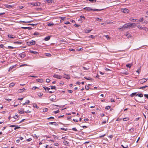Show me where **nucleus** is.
Instances as JSON below:
<instances>
[{
  "label": "nucleus",
  "mask_w": 148,
  "mask_h": 148,
  "mask_svg": "<svg viewBox=\"0 0 148 148\" xmlns=\"http://www.w3.org/2000/svg\"><path fill=\"white\" fill-rule=\"evenodd\" d=\"M85 10H87V11H100L101 10H103V9H94L91 8L89 7H86L84 8H83Z\"/></svg>",
  "instance_id": "obj_1"
},
{
  "label": "nucleus",
  "mask_w": 148,
  "mask_h": 148,
  "mask_svg": "<svg viewBox=\"0 0 148 148\" xmlns=\"http://www.w3.org/2000/svg\"><path fill=\"white\" fill-rule=\"evenodd\" d=\"M129 23L125 24L121 27H120L119 29H121V30H123L125 28H129Z\"/></svg>",
  "instance_id": "obj_2"
},
{
  "label": "nucleus",
  "mask_w": 148,
  "mask_h": 148,
  "mask_svg": "<svg viewBox=\"0 0 148 148\" xmlns=\"http://www.w3.org/2000/svg\"><path fill=\"white\" fill-rule=\"evenodd\" d=\"M28 4L33 5V6H39L40 5V3H29Z\"/></svg>",
  "instance_id": "obj_3"
},
{
  "label": "nucleus",
  "mask_w": 148,
  "mask_h": 148,
  "mask_svg": "<svg viewBox=\"0 0 148 148\" xmlns=\"http://www.w3.org/2000/svg\"><path fill=\"white\" fill-rule=\"evenodd\" d=\"M27 45L29 46L34 45L35 44V41L33 40H31L27 42Z\"/></svg>",
  "instance_id": "obj_4"
},
{
  "label": "nucleus",
  "mask_w": 148,
  "mask_h": 148,
  "mask_svg": "<svg viewBox=\"0 0 148 148\" xmlns=\"http://www.w3.org/2000/svg\"><path fill=\"white\" fill-rule=\"evenodd\" d=\"M129 28H133L136 26V24L134 23H129Z\"/></svg>",
  "instance_id": "obj_5"
},
{
  "label": "nucleus",
  "mask_w": 148,
  "mask_h": 148,
  "mask_svg": "<svg viewBox=\"0 0 148 148\" xmlns=\"http://www.w3.org/2000/svg\"><path fill=\"white\" fill-rule=\"evenodd\" d=\"M147 79L146 78L141 79L139 80L140 83L141 84H143L146 82L147 81Z\"/></svg>",
  "instance_id": "obj_6"
},
{
  "label": "nucleus",
  "mask_w": 148,
  "mask_h": 148,
  "mask_svg": "<svg viewBox=\"0 0 148 148\" xmlns=\"http://www.w3.org/2000/svg\"><path fill=\"white\" fill-rule=\"evenodd\" d=\"M53 77L58 79H61L62 77V76L56 74L54 75H53Z\"/></svg>",
  "instance_id": "obj_7"
},
{
  "label": "nucleus",
  "mask_w": 148,
  "mask_h": 148,
  "mask_svg": "<svg viewBox=\"0 0 148 148\" xmlns=\"http://www.w3.org/2000/svg\"><path fill=\"white\" fill-rule=\"evenodd\" d=\"M56 97L54 95H53L50 97V100L52 101H55L56 100Z\"/></svg>",
  "instance_id": "obj_8"
},
{
  "label": "nucleus",
  "mask_w": 148,
  "mask_h": 148,
  "mask_svg": "<svg viewBox=\"0 0 148 148\" xmlns=\"http://www.w3.org/2000/svg\"><path fill=\"white\" fill-rule=\"evenodd\" d=\"M121 11L122 12H123L124 13H127L128 12L129 10L125 8V9H122L121 10Z\"/></svg>",
  "instance_id": "obj_9"
},
{
  "label": "nucleus",
  "mask_w": 148,
  "mask_h": 148,
  "mask_svg": "<svg viewBox=\"0 0 148 148\" xmlns=\"http://www.w3.org/2000/svg\"><path fill=\"white\" fill-rule=\"evenodd\" d=\"M16 66V64L14 65L13 66H11L8 69V71H10L12 70L13 68H15Z\"/></svg>",
  "instance_id": "obj_10"
},
{
  "label": "nucleus",
  "mask_w": 148,
  "mask_h": 148,
  "mask_svg": "<svg viewBox=\"0 0 148 148\" xmlns=\"http://www.w3.org/2000/svg\"><path fill=\"white\" fill-rule=\"evenodd\" d=\"M25 90V88H23L21 89H20L18 91V93H21L24 92Z\"/></svg>",
  "instance_id": "obj_11"
},
{
  "label": "nucleus",
  "mask_w": 148,
  "mask_h": 148,
  "mask_svg": "<svg viewBox=\"0 0 148 148\" xmlns=\"http://www.w3.org/2000/svg\"><path fill=\"white\" fill-rule=\"evenodd\" d=\"M18 112H19L21 114H23L25 112L24 111V109L22 108L20 110L18 111Z\"/></svg>",
  "instance_id": "obj_12"
},
{
  "label": "nucleus",
  "mask_w": 148,
  "mask_h": 148,
  "mask_svg": "<svg viewBox=\"0 0 148 148\" xmlns=\"http://www.w3.org/2000/svg\"><path fill=\"white\" fill-rule=\"evenodd\" d=\"M19 55L22 58H24L25 56V55L23 53H22L19 54Z\"/></svg>",
  "instance_id": "obj_13"
},
{
  "label": "nucleus",
  "mask_w": 148,
  "mask_h": 148,
  "mask_svg": "<svg viewBox=\"0 0 148 148\" xmlns=\"http://www.w3.org/2000/svg\"><path fill=\"white\" fill-rule=\"evenodd\" d=\"M65 76L64 77L68 79H69L70 78V76L68 75H66L65 74H64Z\"/></svg>",
  "instance_id": "obj_14"
},
{
  "label": "nucleus",
  "mask_w": 148,
  "mask_h": 148,
  "mask_svg": "<svg viewBox=\"0 0 148 148\" xmlns=\"http://www.w3.org/2000/svg\"><path fill=\"white\" fill-rule=\"evenodd\" d=\"M21 28L23 29H27L29 30H30L32 29V28L30 27H21Z\"/></svg>",
  "instance_id": "obj_15"
},
{
  "label": "nucleus",
  "mask_w": 148,
  "mask_h": 148,
  "mask_svg": "<svg viewBox=\"0 0 148 148\" xmlns=\"http://www.w3.org/2000/svg\"><path fill=\"white\" fill-rule=\"evenodd\" d=\"M49 124L50 125H53L55 126L58 125V124L56 122H50L49 123Z\"/></svg>",
  "instance_id": "obj_16"
},
{
  "label": "nucleus",
  "mask_w": 148,
  "mask_h": 148,
  "mask_svg": "<svg viewBox=\"0 0 148 148\" xmlns=\"http://www.w3.org/2000/svg\"><path fill=\"white\" fill-rule=\"evenodd\" d=\"M50 36H47L46 37H45L44 40H45V41H48L50 39Z\"/></svg>",
  "instance_id": "obj_17"
},
{
  "label": "nucleus",
  "mask_w": 148,
  "mask_h": 148,
  "mask_svg": "<svg viewBox=\"0 0 148 148\" xmlns=\"http://www.w3.org/2000/svg\"><path fill=\"white\" fill-rule=\"evenodd\" d=\"M13 43L15 44L20 45L22 44V42L19 41H15Z\"/></svg>",
  "instance_id": "obj_18"
},
{
  "label": "nucleus",
  "mask_w": 148,
  "mask_h": 148,
  "mask_svg": "<svg viewBox=\"0 0 148 148\" xmlns=\"http://www.w3.org/2000/svg\"><path fill=\"white\" fill-rule=\"evenodd\" d=\"M108 117L106 116V121L105 120V121H103L102 122V124H104L106 123L107 121H108Z\"/></svg>",
  "instance_id": "obj_19"
},
{
  "label": "nucleus",
  "mask_w": 148,
  "mask_h": 148,
  "mask_svg": "<svg viewBox=\"0 0 148 148\" xmlns=\"http://www.w3.org/2000/svg\"><path fill=\"white\" fill-rule=\"evenodd\" d=\"M15 84L13 83H10L9 85V86L10 87H12L14 86Z\"/></svg>",
  "instance_id": "obj_20"
},
{
  "label": "nucleus",
  "mask_w": 148,
  "mask_h": 148,
  "mask_svg": "<svg viewBox=\"0 0 148 148\" xmlns=\"http://www.w3.org/2000/svg\"><path fill=\"white\" fill-rule=\"evenodd\" d=\"M13 6L12 5H5L6 7L7 8H12Z\"/></svg>",
  "instance_id": "obj_21"
},
{
  "label": "nucleus",
  "mask_w": 148,
  "mask_h": 148,
  "mask_svg": "<svg viewBox=\"0 0 148 148\" xmlns=\"http://www.w3.org/2000/svg\"><path fill=\"white\" fill-rule=\"evenodd\" d=\"M136 96H138V97H143V94L142 93H138L136 95Z\"/></svg>",
  "instance_id": "obj_22"
},
{
  "label": "nucleus",
  "mask_w": 148,
  "mask_h": 148,
  "mask_svg": "<svg viewBox=\"0 0 148 148\" xmlns=\"http://www.w3.org/2000/svg\"><path fill=\"white\" fill-rule=\"evenodd\" d=\"M142 29L145 31L146 32L148 31V29L147 27H143L142 28Z\"/></svg>",
  "instance_id": "obj_23"
},
{
  "label": "nucleus",
  "mask_w": 148,
  "mask_h": 148,
  "mask_svg": "<svg viewBox=\"0 0 148 148\" xmlns=\"http://www.w3.org/2000/svg\"><path fill=\"white\" fill-rule=\"evenodd\" d=\"M123 120L124 121H127L129 120V118L128 117H126L123 119Z\"/></svg>",
  "instance_id": "obj_24"
},
{
  "label": "nucleus",
  "mask_w": 148,
  "mask_h": 148,
  "mask_svg": "<svg viewBox=\"0 0 148 148\" xmlns=\"http://www.w3.org/2000/svg\"><path fill=\"white\" fill-rule=\"evenodd\" d=\"M137 26L138 29H142V28L143 27H142V26L140 25H137Z\"/></svg>",
  "instance_id": "obj_25"
},
{
  "label": "nucleus",
  "mask_w": 148,
  "mask_h": 148,
  "mask_svg": "<svg viewBox=\"0 0 148 148\" xmlns=\"http://www.w3.org/2000/svg\"><path fill=\"white\" fill-rule=\"evenodd\" d=\"M30 52L31 53H34V54H38V52H37L36 51H31H31H30Z\"/></svg>",
  "instance_id": "obj_26"
},
{
  "label": "nucleus",
  "mask_w": 148,
  "mask_h": 148,
  "mask_svg": "<svg viewBox=\"0 0 148 148\" xmlns=\"http://www.w3.org/2000/svg\"><path fill=\"white\" fill-rule=\"evenodd\" d=\"M63 143L64 144V145H67L69 144V143L68 142H67V141H65V140H64L63 141Z\"/></svg>",
  "instance_id": "obj_27"
},
{
  "label": "nucleus",
  "mask_w": 148,
  "mask_h": 148,
  "mask_svg": "<svg viewBox=\"0 0 148 148\" xmlns=\"http://www.w3.org/2000/svg\"><path fill=\"white\" fill-rule=\"evenodd\" d=\"M36 80L38 82L40 83H42L43 82V80L42 79H37Z\"/></svg>",
  "instance_id": "obj_28"
},
{
  "label": "nucleus",
  "mask_w": 148,
  "mask_h": 148,
  "mask_svg": "<svg viewBox=\"0 0 148 148\" xmlns=\"http://www.w3.org/2000/svg\"><path fill=\"white\" fill-rule=\"evenodd\" d=\"M92 30H89V29H86L85 30V33H90Z\"/></svg>",
  "instance_id": "obj_29"
},
{
  "label": "nucleus",
  "mask_w": 148,
  "mask_h": 148,
  "mask_svg": "<svg viewBox=\"0 0 148 148\" xmlns=\"http://www.w3.org/2000/svg\"><path fill=\"white\" fill-rule=\"evenodd\" d=\"M32 21H22V22H23V23H29L31 22H32Z\"/></svg>",
  "instance_id": "obj_30"
},
{
  "label": "nucleus",
  "mask_w": 148,
  "mask_h": 148,
  "mask_svg": "<svg viewBox=\"0 0 148 148\" xmlns=\"http://www.w3.org/2000/svg\"><path fill=\"white\" fill-rule=\"evenodd\" d=\"M38 95L40 97H41L43 95V94L41 92H38Z\"/></svg>",
  "instance_id": "obj_31"
},
{
  "label": "nucleus",
  "mask_w": 148,
  "mask_h": 148,
  "mask_svg": "<svg viewBox=\"0 0 148 148\" xmlns=\"http://www.w3.org/2000/svg\"><path fill=\"white\" fill-rule=\"evenodd\" d=\"M89 38H91L92 39H94L95 38V36L93 35H91L88 36Z\"/></svg>",
  "instance_id": "obj_32"
},
{
  "label": "nucleus",
  "mask_w": 148,
  "mask_h": 148,
  "mask_svg": "<svg viewBox=\"0 0 148 148\" xmlns=\"http://www.w3.org/2000/svg\"><path fill=\"white\" fill-rule=\"evenodd\" d=\"M43 87L45 90H49V89H50V88H49L45 86Z\"/></svg>",
  "instance_id": "obj_33"
},
{
  "label": "nucleus",
  "mask_w": 148,
  "mask_h": 148,
  "mask_svg": "<svg viewBox=\"0 0 148 148\" xmlns=\"http://www.w3.org/2000/svg\"><path fill=\"white\" fill-rule=\"evenodd\" d=\"M45 55L46 56L49 57H50L51 56V54L50 53H46Z\"/></svg>",
  "instance_id": "obj_34"
},
{
  "label": "nucleus",
  "mask_w": 148,
  "mask_h": 148,
  "mask_svg": "<svg viewBox=\"0 0 148 148\" xmlns=\"http://www.w3.org/2000/svg\"><path fill=\"white\" fill-rule=\"evenodd\" d=\"M33 107H35V108H38L37 106V104L36 103H34L33 104Z\"/></svg>",
  "instance_id": "obj_35"
},
{
  "label": "nucleus",
  "mask_w": 148,
  "mask_h": 148,
  "mask_svg": "<svg viewBox=\"0 0 148 148\" xmlns=\"http://www.w3.org/2000/svg\"><path fill=\"white\" fill-rule=\"evenodd\" d=\"M143 21V18H140L139 20H138V22H142Z\"/></svg>",
  "instance_id": "obj_36"
},
{
  "label": "nucleus",
  "mask_w": 148,
  "mask_h": 148,
  "mask_svg": "<svg viewBox=\"0 0 148 148\" xmlns=\"http://www.w3.org/2000/svg\"><path fill=\"white\" fill-rule=\"evenodd\" d=\"M18 117V116L17 115H16L15 116H14L13 117H12V118H13V119H17Z\"/></svg>",
  "instance_id": "obj_37"
},
{
  "label": "nucleus",
  "mask_w": 148,
  "mask_h": 148,
  "mask_svg": "<svg viewBox=\"0 0 148 148\" xmlns=\"http://www.w3.org/2000/svg\"><path fill=\"white\" fill-rule=\"evenodd\" d=\"M14 48V47H13L11 46H8V47L7 48L9 49H13Z\"/></svg>",
  "instance_id": "obj_38"
},
{
  "label": "nucleus",
  "mask_w": 148,
  "mask_h": 148,
  "mask_svg": "<svg viewBox=\"0 0 148 148\" xmlns=\"http://www.w3.org/2000/svg\"><path fill=\"white\" fill-rule=\"evenodd\" d=\"M62 139L63 140L67 139V137L66 136H65L64 137H62Z\"/></svg>",
  "instance_id": "obj_39"
},
{
  "label": "nucleus",
  "mask_w": 148,
  "mask_h": 148,
  "mask_svg": "<svg viewBox=\"0 0 148 148\" xmlns=\"http://www.w3.org/2000/svg\"><path fill=\"white\" fill-rule=\"evenodd\" d=\"M126 36L128 38L131 36L130 35V34L129 33L127 34L126 35Z\"/></svg>",
  "instance_id": "obj_40"
},
{
  "label": "nucleus",
  "mask_w": 148,
  "mask_h": 148,
  "mask_svg": "<svg viewBox=\"0 0 148 148\" xmlns=\"http://www.w3.org/2000/svg\"><path fill=\"white\" fill-rule=\"evenodd\" d=\"M8 36L9 38H15V37H13L10 34L8 35Z\"/></svg>",
  "instance_id": "obj_41"
},
{
  "label": "nucleus",
  "mask_w": 148,
  "mask_h": 148,
  "mask_svg": "<svg viewBox=\"0 0 148 148\" xmlns=\"http://www.w3.org/2000/svg\"><path fill=\"white\" fill-rule=\"evenodd\" d=\"M147 86H142L139 89H142L143 88H145L147 87Z\"/></svg>",
  "instance_id": "obj_42"
},
{
  "label": "nucleus",
  "mask_w": 148,
  "mask_h": 148,
  "mask_svg": "<svg viewBox=\"0 0 148 148\" xmlns=\"http://www.w3.org/2000/svg\"><path fill=\"white\" fill-rule=\"evenodd\" d=\"M47 109L46 108H45L43 109V111L44 112H47Z\"/></svg>",
  "instance_id": "obj_43"
},
{
  "label": "nucleus",
  "mask_w": 148,
  "mask_h": 148,
  "mask_svg": "<svg viewBox=\"0 0 148 148\" xmlns=\"http://www.w3.org/2000/svg\"><path fill=\"white\" fill-rule=\"evenodd\" d=\"M50 87V89H55L56 88V87L54 86H51Z\"/></svg>",
  "instance_id": "obj_44"
},
{
  "label": "nucleus",
  "mask_w": 148,
  "mask_h": 148,
  "mask_svg": "<svg viewBox=\"0 0 148 148\" xmlns=\"http://www.w3.org/2000/svg\"><path fill=\"white\" fill-rule=\"evenodd\" d=\"M54 25V24L53 23H49L47 24V25L49 26H50L52 25Z\"/></svg>",
  "instance_id": "obj_45"
},
{
  "label": "nucleus",
  "mask_w": 148,
  "mask_h": 148,
  "mask_svg": "<svg viewBox=\"0 0 148 148\" xmlns=\"http://www.w3.org/2000/svg\"><path fill=\"white\" fill-rule=\"evenodd\" d=\"M28 66V65H27V64H22V65H20L19 67H21L22 66Z\"/></svg>",
  "instance_id": "obj_46"
},
{
  "label": "nucleus",
  "mask_w": 148,
  "mask_h": 148,
  "mask_svg": "<svg viewBox=\"0 0 148 148\" xmlns=\"http://www.w3.org/2000/svg\"><path fill=\"white\" fill-rule=\"evenodd\" d=\"M131 66V64H127L126 65V66L129 68H130Z\"/></svg>",
  "instance_id": "obj_47"
},
{
  "label": "nucleus",
  "mask_w": 148,
  "mask_h": 148,
  "mask_svg": "<svg viewBox=\"0 0 148 148\" xmlns=\"http://www.w3.org/2000/svg\"><path fill=\"white\" fill-rule=\"evenodd\" d=\"M38 24V23H36V24H28V25H33V26H34V25H37Z\"/></svg>",
  "instance_id": "obj_48"
},
{
  "label": "nucleus",
  "mask_w": 148,
  "mask_h": 148,
  "mask_svg": "<svg viewBox=\"0 0 148 148\" xmlns=\"http://www.w3.org/2000/svg\"><path fill=\"white\" fill-rule=\"evenodd\" d=\"M83 68L85 70H88L89 69V67H83Z\"/></svg>",
  "instance_id": "obj_49"
},
{
  "label": "nucleus",
  "mask_w": 148,
  "mask_h": 148,
  "mask_svg": "<svg viewBox=\"0 0 148 148\" xmlns=\"http://www.w3.org/2000/svg\"><path fill=\"white\" fill-rule=\"evenodd\" d=\"M85 79L89 80H91L92 79L91 78H87L85 77H84Z\"/></svg>",
  "instance_id": "obj_50"
},
{
  "label": "nucleus",
  "mask_w": 148,
  "mask_h": 148,
  "mask_svg": "<svg viewBox=\"0 0 148 148\" xmlns=\"http://www.w3.org/2000/svg\"><path fill=\"white\" fill-rule=\"evenodd\" d=\"M136 93H132L131 95H130V96L131 97H133L136 94Z\"/></svg>",
  "instance_id": "obj_51"
},
{
  "label": "nucleus",
  "mask_w": 148,
  "mask_h": 148,
  "mask_svg": "<svg viewBox=\"0 0 148 148\" xmlns=\"http://www.w3.org/2000/svg\"><path fill=\"white\" fill-rule=\"evenodd\" d=\"M110 108V106H107L106 107V109L107 110L109 109Z\"/></svg>",
  "instance_id": "obj_52"
},
{
  "label": "nucleus",
  "mask_w": 148,
  "mask_h": 148,
  "mask_svg": "<svg viewBox=\"0 0 148 148\" xmlns=\"http://www.w3.org/2000/svg\"><path fill=\"white\" fill-rule=\"evenodd\" d=\"M61 130H64V131H66L67 130V128H60Z\"/></svg>",
  "instance_id": "obj_53"
},
{
  "label": "nucleus",
  "mask_w": 148,
  "mask_h": 148,
  "mask_svg": "<svg viewBox=\"0 0 148 148\" xmlns=\"http://www.w3.org/2000/svg\"><path fill=\"white\" fill-rule=\"evenodd\" d=\"M129 20L132 21H133V22H134V20H136V19H134L133 18H130V19H129Z\"/></svg>",
  "instance_id": "obj_54"
},
{
  "label": "nucleus",
  "mask_w": 148,
  "mask_h": 148,
  "mask_svg": "<svg viewBox=\"0 0 148 148\" xmlns=\"http://www.w3.org/2000/svg\"><path fill=\"white\" fill-rule=\"evenodd\" d=\"M59 112V110H57L56 111H54L53 113L55 114H56L58 113Z\"/></svg>",
  "instance_id": "obj_55"
},
{
  "label": "nucleus",
  "mask_w": 148,
  "mask_h": 148,
  "mask_svg": "<svg viewBox=\"0 0 148 148\" xmlns=\"http://www.w3.org/2000/svg\"><path fill=\"white\" fill-rule=\"evenodd\" d=\"M121 146L123 148H128V145H127L125 147L123 145H121Z\"/></svg>",
  "instance_id": "obj_56"
},
{
  "label": "nucleus",
  "mask_w": 148,
  "mask_h": 148,
  "mask_svg": "<svg viewBox=\"0 0 148 148\" xmlns=\"http://www.w3.org/2000/svg\"><path fill=\"white\" fill-rule=\"evenodd\" d=\"M15 127L14 129V130H16V129H18V128H20V127H19V126H16V127Z\"/></svg>",
  "instance_id": "obj_57"
},
{
  "label": "nucleus",
  "mask_w": 148,
  "mask_h": 148,
  "mask_svg": "<svg viewBox=\"0 0 148 148\" xmlns=\"http://www.w3.org/2000/svg\"><path fill=\"white\" fill-rule=\"evenodd\" d=\"M32 139L31 138H29L27 139V141L28 142H29L32 140Z\"/></svg>",
  "instance_id": "obj_58"
},
{
  "label": "nucleus",
  "mask_w": 148,
  "mask_h": 148,
  "mask_svg": "<svg viewBox=\"0 0 148 148\" xmlns=\"http://www.w3.org/2000/svg\"><path fill=\"white\" fill-rule=\"evenodd\" d=\"M36 88L38 89V87H37L36 86H34V87H33L32 88V89H34V90H35Z\"/></svg>",
  "instance_id": "obj_59"
},
{
  "label": "nucleus",
  "mask_w": 148,
  "mask_h": 148,
  "mask_svg": "<svg viewBox=\"0 0 148 148\" xmlns=\"http://www.w3.org/2000/svg\"><path fill=\"white\" fill-rule=\"evenodd\" d=\"M50 80L49 79H47L46 80V82L47 83H49L50 82Z\"/></svg>",
  "instance_id": "obj_60"
},
{
  "label": "nucleus",
  "mask_w": 148,
  "mask_h": 148,
  "mask_svg": "<svg viewBox=\"0 0 148 148\" xmlns=\"http://www.w3.org/2000/svg\"><path fill=\"white\" fill-rule=\"evenodd\" d=\"M34 35H38L39 34V33L37 32H35L34 34Z\"/></svg>",
  "instance_id": "obj_61"
},
{
  "label": "nucleus",
  "mask_w": 148,
  "mask_h": 148,
  "mask_svg": "<svg viewBox=\"0 0 148 148\" xmlns=\"http://www.w3.org/2000/svg\"><path fill=\"white\" fill-rule=\"evenodd\" d=\"M0 47L1 48H4V46L3 44H1L0 45Z\"/></svg>",
  "instance_id": "obj_62"
},
{
  "label": "nucleus",
  "mask_w": 148,
  "mask_h": 148,
  "mask_svg": "<svg viewBox=\"0 0 148 148\" xmlns=\"http://www.w3.org/2000/svg\"><path fill=\"white\" fill-rule=\"evenodd\" d=\"M25 112L27 113H30L31 112V111L29 110H27L26 111H25Z\"/></svg>",
  "instance_id": "obj_63"
},
{
  "label": "nucleus",
  "mask_w": 148,
  "mask_h": 148,
  "mask_svg": "<svg viewBox=\"0 0 148 148\" xmlns=\"http://www.w3.org/2000/svg\"><path fill=\"white\" fill-rule=\"evenodd\" d=\"M144 96L145 97H146L147 98H148V95H147V94H145L144 95Z\"/></svg>",
  "instance_id": "obj_64"
}]
</instances>
